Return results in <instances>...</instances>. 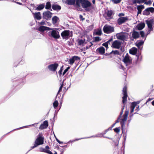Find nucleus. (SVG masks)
Masks as SVG:
<instances>
[{"instance_id": "43", "label": "nucleus", "mask_w": 154, "mask_h": 154, "mask_svg": "<svg viewBox=\"0 0 154 154\" xmlns=\"http://www.w3.org/2000/svg\"><path fill=\"white\" fill-rule=\"evenodd\" d=\"M69 67H68L67 69H66L64 70V72L63 73V75H64L66 73V72L68 71V69H69Z\"/></svg>"}, {"instance_id": "5", "label": "nucleus", "mask_w": 154, "mask_h": 154, "mask_svg": "<svg viewBox=\"0 0 154 154\" xmlns=\"http://www.w3.org/2000/svg\"><path fill=\"white\" fill-rule=\"evenodd\" d=\"M117 38L118 39L121 40L125 39L128 36L127 33L125 32H121L118 33L116 35Z\"/></svg>"}, {"instance_id": "1", "label": "nucleus", "mask_w": 154, "mask_h": 154, "mask_svg": "<svg viewBox=\"0 0 154 154\" xmlns=\"http://www.w3.org/2000/svg\"><path fill=\"white\" fill-rule=\"evenodd\" d=\"M91 3L87 0H76V8L80 9L82 7L87 11L91 8Z\"/></svg>"}, {"instance_id": "54", "label": "nucleus", "mask_w": 154, "mask_h": 154, "mask_svg": "<svg viewBox=\"0 0 154 154\" xmlns=\"http://www.w3.org/2000/svg\"><path fill=\"white\" fill-rule=\"evenodd\" d=\"M112 129V128H109L108 129V130H111Z\"/></svg>"}, {"instance_id": "14", "label": "nucleus", "mask_w": 154, "mask_h": 154, "mask_svg": "<svg viewBox=\"0 0 154 154\" xmlns=\"http://www.w3.org/2000/svg\"><path fill=\"white\" fill-rule=\"evenodd\" d=\"M52 29V28L42 26H39L38 29V30L41 32H44L46 30H49Z\"/></svg>"}, {"instance_id": "25", "label": "nucleus", "mask_w": 154, "mask_h": 154, "mask_svg": "<svg viewBox=\"0 0 154 154\" xmlns=\"http://www.w3.org/2000/svg\"><path fill=\"white\" fill-rule=\"evenodd\" d=\"M40 150L41 152H45L49 154H52V153L51 151L45 148H41L40 149Z\"/></svg>"}, {"instance_id": "47", "label": "nucleus", "mask_w": 154, "mask_h": 154, "mask_svg": "<svg viewBox=\"0 0 154 154\" xmlns=\"http://www.w3.org/2000/svg\"><path fill=\"white\" fill-rule=\"evenodd\" d=\"M62 71V69L61 68H60V69L59 70V71L58 72V73L60 75H61Z\"/></svg>"}, {"instance_id": "41", "label": "nucleus", "mask_w": 154, "mask_h": 154, "mask_svg": "<svg viewBox=\"0 0 154 154\" xmlns=\"http://www.w3.org/2000/svg\"><path fill=\"white\" fill-rule=\"evenodd\" d=\"M94 39L95 42H98L101 40V39L98 37H96Z\"/></svg>"}, {"instance_id": "37", "label": "nucleus", "mask_w": 154, "mask_h": 154, "mask_svg": "<svg viewBox=\"0 0 154 154\" xmlns=\"http://www.w3.org/2000/svg\"><path fill=\"white\" fill-rule=\"evenodd\" d=\"M121 0H112V2L114 4H117L120 2Z\"/></svg>"}, {"instance_id": "33", "label": "nucleus", "mask_w": 154, "mask_h": 154, "mask_svg": "<svg viewBox=\"0 0 154 154\" xmlns=\"http://www.w3.org/2000/svg\"><path fill=\"white\" fill-rule=\"evenodd\" d=\"M112 40V39H110L108 41L103 44V45L104 46L106 47L107 48L108 47V45L109 43Z\"/></svg>"}, {"instance_id": "55", "label": "nucleus", "mask_w": 154, "mask_h": 154, "mask_svg": "<svg viewBox=\"0 0 154 154\" xmlns=\"http://www.w3.org/2000/svg\"><path fill=\"white\" fill-rule=\"evenodd\" d=\"M123 124L122 125V129L123 130Z\"/></svg>"}, {"instance_id": "31", "label": "nucleus", "mask_w": 154, "mask_h": 154, "mask_svg": "<svg viewBox=\"0 0 154 154\" xmlns=\"http://www.w3.org/2000/svg\"><path fill=\"white\" fill-rule=\"evenodd\" d=\"M143 42L142 41H137L136 43V45L138 47H140V46L143 45Z\"/></svg>"}, {"instance_id": "32", "label": "nucleus", "mask_w": 154, "mask_h": 154, "mask_svg": "<svg viewBox=\"0 0 154 154\" xmlns=\"http://www.w3.org/2000/svg\"><path fill=\"white\" fill-rule=\"evenodd\" d=\"M146 0H134V3H140L143 2Z\"/></svg>"}, {"instance_id": "29", "label": "nucleus", "mask_w": 154, "mask_h": 154, "mask_svg": "<svg viewBox=\"0 0 154 154\" xmlns=\"http://www.w3.org/2000/svg\"><path fill=\"white\" fill-rule=\"evenodd\" d=\"M45 6V4H40L37 7L36 9L38 10H40L43 9Z\"/></svg>"}, {"instance_id": "18", "label": "nucleus", "mask_w": 154, "mask_h": 154, "mask_svg": "<svg viewBox=\"0 0 154 154\" xmlns=\"http://www.w3.org/2000/svg\"><path fill=\"white\" fill-rule=\"evenodd\" d=\"M66 2L69 5H74L76 7V0H66Z\"/></svg>"}, {"instance_id": "22", "label": "nucleus", "mask_w": 154, "mask_h": 154, "mask_svg": "<svg viewBox=\"0 0 154 154\" xmlns=\"http://www.w3.org/2000/svg\"><path fill=\"white\" fill-rule=\"evenodd\" d=\"M137 52V49L135 47H133L131 48L129 50V53L130 54L135 55Z\"/></svg>"}, {"instance_id": "58", "label": "nucleus", "mask_w": 154, "mask_h": 154, "mask_svg": "<svg viewBox=\"0 0 154 154\" xmlns=\"http://www.w3.org/2000/svg\"><path fill=\"white\" fill-rule=\"evenodd\" d=\"M115 124H114V125H113V126Z\"/></svg>"}, {"instance_id": "40", "label": "nucleus", "mask_w": 154, "mask_h": 154, "mask_svg": "<svg viewBox=\"0 0 154 154\" xmlns=\"http://www.w3.org/2000/svg\"><path fill=\"white\" fill-rule=\"evenodd\" d=\"M112 11H108L107 13V15L108 17H110L112 14Z\"/></svg>"}, {"instance_id": "53", "label": "nucleus", "mask_w": 154, "mask_h": 154, "mask_svg": "<svg viewBox=\"0 0 154 154\" xmlns=\"http://www.w3.org/2000/svg\"><path fill=\"white\" fill-rule=\"evenodd\" d=\"M95 0H93V1H92V2L93 3V4H94L95 3Z\"/></svg>"}, {"instance_id": "27", "label": "nucleus", "mask_w": 154, "mask_h": 154, "mask_svg": "<svg viewBox=\"0 0 154 154\" xmlns=\"http://www.w3.org/2000/svg\"><path fill=\"white\" fill-rule=\"evenodd\" d=\"M99 53L102 54L105 53V49L103 47H101L97 49Z\"/></svg>"}, {"instance_id": "38", "label": "nucleus", "mask_w": 154, "mask_h": 154, "mask_svg": "<svg viewBox=\"0 0 154 154\" xmlns=\"http://www.w3.org/2000/svg\"><path fill=\"white\" fill-rule=\"evenodd\" d=\"M137 10H139L142 11V10L144 8L143 5H139L137 7Z\"/></svg>"}, {"instance_id": "24", "label": "nucleus", "mask_w": 154, "mask_h": 154, "mask_svg": "<svg viewBox=\"0 0 154 154\" xmlns=\"http://www.w3.org/2000/svg\"><path fill=\"white\" fill-rule=\"evenodd\" d=\"M132 36L134 38L136 39L139 37V34L138 32L134 31L132 33Z\"/></svg>"}, {"instance_id": "42", "label": "nucleus", "mask_w": 154, "mask_h": 154, "mask_svg": "<svg viewBox=\"0 0 154 154\" xmlns=\"http://www.w3.org/2000/svg\"><path fill=\"white\" fill-rule=\"evenodd\" d=\"M38 25H45V23L44 21H42L38 23Z\"/></svg>"}, {"instance_id": "10", "label": "nucleus", "mask_w": 154, "mask_h": 154, "mask_svg": "<svg viewBox=\"0 0 154 154\" xmlns=\"http://www.w3.org/2000/svg\"><path fill=\"white\" fill-rule=\"evenodd\" d=\"M123 96L122 97V103L124 104L125 103L127 99V94L126 87L125 86L123 89Z\"/></svg>"}, {"instance_id": "44", "label": "nucleus", "mask_w": 154, "mask_h": 154, "mask_svg": "<svg viewBox=\"0 0 154 154\" xmlns=\"http://www.w3.org/2000/svg\"><path fill=\"white\" fill-rule=\"evenodd\" d=\"M140 34L142 37H143L144 36V33L143 31L140 32Z\"/></svg>"}, {"instance_id": "7", "label": "nucleus", "mask_w": 154, "mask_h": 154, "mask_svg": "<svg viewBox=\"0 0 154 154\" xmlns=\"http://www.w3.org/2000/svg\"><path fill=\"white\" fill-rule=\"evenodd\" d=\"M103 31L105 33H110L114 31V28L109 25H105L103 29Z\"/></svg>"}, {"instance_id": "4", "label": "nucleus", "mask_w": 154, "mask_h": 154, "mask_svg": "<svg viewBox=\"0 0 154 154\" xmlns=\"http://www.w3.org/2000/svg\"><path fill=\"white\" fill-rule=\"evenodd\" d=\"M146 23L147 25L148 28L149 29V31L147 32V35L150 33V31L152 30L153 28H152V26L154 24V20L153 19L147 20L146 21Z\"/></svg>"}, {"instance_id": "46", "label": "nucleus", "mask_w": 154, "mask_h": 154, "mask_svg": "<svg viewBox=\"0 0 154 154\" xmlns=\"http://www.w3.org/2000/svg\"><path fill=\"white\" fill-rule=\"evenodd\" d=\"M54 136L55 137V138H56V139L57 140V141L60 144H61V143H63V142H61V141H60L54 135Z\"/></svg>"}, {"instance_id": "45", "label": "nucleus", "mask_w": 154, "mask_h": 154, "mask_svg": "<svg viewBox=\"0 0 154 154\" xmlns=\"http://www.w3.org/2000/svg\"><path fill=\"white\" fill-rule=\"evenodd\" d=\"M63 86V84L62 83L61 85L60 88L59 89V91H58V93H59V92H60V91L61 90H62V87Z\"/></svg>"}, {"instance_id": "19", "label": "nucleus", "mask_w": 154, "mask_h": 154, "mask_svg": "<svg viewBox=\"0 0 154 154\" xmlns=\"http://www.w3.org/2000/svg\"><path fill=\"white\" fill-rule=\"evenodd\" d=\"M127 20V18L126 17H121L118 19V23L119 25H120L125 22Z\"/></svg>"}, {"instance_id": "34", "label": "nucleus", "mask_w": 154, "mask_h": 154, "mask_svg": "<svg viewBox=\"0 0 154 154\" xmlns=\"http://www.w3.org/2000/svg\"><path fill=\"white\" fill-rule=\"evenodd\" d=\"M58 104V102L57 101H55L53 103V106L55 108H56Z\"/></svg>"}, {"instance_id": "57", "label": "nucleus", "mask_w": 154, "mask_h": 154, "mask_svg": "<svg viewBox=\"0 0 154 154\" xmlns=\"http://www.w3.org/2000/svg\"><path fill=\"white\" fill-rule=\"evenodd\" d=\"M54 154H57V152H55Z\"/></svg>"}, {"instance_id": "50", "label": "nucleus", "mask_w": 154, "mask_h": 154, "mask_svg": "<svg viewBox=\"0 0 154 154\" xmlns=\"http://www.w3.org/2000/svg\"><path fill=\"white\" fill-rule=\"evenodd\" d=\"M138 10V14H140L141 12V10Z\"/></svg>"}, {"instance_id": "20", "label": "nucleus", "mask_w": 154, "mask_h": 154, "mask_svg": "<svg viewBox=\"0 0 154 154\" xmlns=\"http://www.w3.org/2000/svg\"><path fill=\"white\" fill-rule=\"evenodd\" d=\"M33 14L34 15V17L35 18L38 20H40L41 19V16L40 12L33 13Z\"/></svg>"}, {"instance_id": "8", "label": "nucleus", "mask_w": 154, "mask_h": 154, "mask_svg": "<svg viewBox=\"0 0 154 154\" xmlns=\"http://www.w3.org/2000/svg\"><path fill=\"white\" fill-rule=\"evenodd\" d=\"M70 31L69 30H64L61 33V36L63 39H67L69 37Z\"/></svg>"}, {"instance_id": "21", "label": "nucleus", "mask_w": 154, "mask_h": 154, "mask_svg": "<svg viewBox=\"0 0 154 154\" xmlns=\"http://www.w3.org/2000/svg\"><path fill=\"white\" fill-rule=\"evenodd\" d=\"M48 126V122L45 121L44 122L43 124H42L39 128L41 129L46 128Z\"/></svg>"}, {"instance_id": "35", "label": "nucleus", "mask_w": 154, "mask_h": 154, "mask_svg": "<svg viewBox=\"0 0 154 154\" xmlns=\"http://www.w3.org/2000/svg\"><path fill=\"white\" fill-rule=\"evenodd\" d=\"M114 131L116 133H118L120 131V128H116L114 129Z\"/></svg>"}, {"instance_id": "2", "label": "nucleus", "mask_w": 154, "mask_h": 154, "mask_svg": "<svg viewBox=\"0 0 154 154\" xmlns=\"http://www.w3.org/2000/svg\"><path fill=\"white\" fill-rule=\"evenodd\" d=\"M44 138L42 134H39L35 140V144L31 147L32 149L36 147L39 145L43 144L44 143Z\"/></svg>"}, {"instance_id": "16", "label": "nucleus", "mask_w": 154, "mask_h": 154, "mask_svg": "<svg viewBox=\"0 0 154 154\" xmlns=\"http://www.w3.org/2000/svg\"><path fill=\"white\" fill-rule=\"evenodd\" d=\"M79 60L80 58L76 56H73L69 59V63L70 64L72 65L75 60Z\"/></svg>"}, {"instance_id": "3", "label": "nucleus", "mask_w": 154, "mask_h": 154, "mask_svg": "<svg viewBox=\"0 0 154 154\" xmlns=\"http://www.w3.org/2000/svg\"><path fill=\"white\" fill-rule=\"evenodd\" d=\"M57 29H52L51 30H52L48 32L49 35L50 37H53L54 38L57 39L59 38L60 35L59 32L57 30Z\"/></svg>"}, {"instance_id": "52", "label": "nucleus", "mask_w": 154, "mask_h": 154, "mask_svg": "<svg viewBox=\"0 0 154 154\" xmlns=\"http://www.w3.org/2000/svg\"><path fill=\"white\" fill-rule=\"evenodd\" d=\"M152 105L154 106V100L152 102Z\"/></svg>"}, {"instance_id": "13", "label": "nucleus", "mask_w": 154, "mask_h": 154, "mask_svg": "<svg viewBox=\"0 0 154 154\" xmlns=\"http://www.w3.org/2000/svg\"><path fill=\"white\" fill-rule=\"evenodd\" d=\"M150 12L151 13L154 12V8L153 7L148 8H146L144 12V14L146 15L149 14Z\"/></svg>"}, {"instance_id": "51", "label": "nucleus", "mask_w": 154, "mask_h": 154, "mask_svg": "<svg viewBox=\"0 0 154 154\" xmlns=\"http://www.w3.org/2000/svg\"><path fill=\"white\" fill-rule=\"evenodd\" d=\"M45 149H47L49 150V147L48 146H46L45 147Z\"/></svg>"}, {"instance_id": "49", "label": "nucleus", "mask_w": 154, "mask_h": 154, "mask_svg": "<svg viewBox=\"0 0 154 154\" xmlns=\"http://www.w3.org/2000/svg\"><path fill=\"white\" fill-rule=\"evenodd\" d=\"M145 3L146 4H150L151 3V2L150 1H149L147 2H146Z\"/></svg>"}, {"instance_id": "39", "label": "nucleus", "mask_w": 154, "mask_h": 154, "mask_svg": "<svg viewBox=\"0 0 154 154\" xmlns=\"http://www.w3.org/2000/svg\"><path fill=\"white\" fill-rule=\"evenodd\" d=\"M96 35H100L101 34V29L98 30L95 32Z\"/></svg>"}, {"instance_id": "56", "label": "nucleus", "mask_w": 154, "mask_h": 154, "mask_svg": "<svg viewBox=\"0 0 154 154\" xmlns=\"http://www.w3.org/2000/svg\"><path fill=\"white\" fill-rule=\"evenodd\" d=\"M82 15H80V18H82Z\"/></svg>"}, {"instance_id": "9", "label": "nucleus", "mask_w": 154, "mask_h": 154, "mask_svg": "<svg viewBox=\"0 0 154 154\" xmlns=\"http://www.w3.org/2000/svg\"><path fill=\"white\" fill-rule=\"evenodd\" d=\"M58 66V63H55L49 65L48 66V68L49 70L54 72L56 70Z\"/></svg>"}, {"instance_id": "23", "label": "nucleus", "mask_w": 154, "mask_h": 154, "mask_svg": "<svg viewBox=\"0 0 154 154\" xmlns=\"http://www.w3.org/2000/svg\"><path fill=\"white\" fill-rule=\"evenodd\" d=\"M145 26V24L144 23H141L137 25V27L138 30H141L143 29Z\"/></svg>"}, {"instance_id": "17", "label": "nucleus", "mask_w": 154, "mask_h": 154, "mask_svg": "<svg viewBox=\"0 0 154 154\" xmlns=\"http://www.w3.org/2000/svg\"><path fill=\"white\" fill-rule=\"evenodd\" d=\"M52 20L53 24L55 25L59 22V19L57 17L54 16L52 17Z\"/></svg>"}, {"instance_id": "30", "label": "nucleus", "mask_w": 154, "mask_h": 154, "mask_svg": "<svg viewBox=\"0 0 154 154\" xmlns=\"http://www.w3.org/2000/svg\"><path fill=\"white\" fill-rule=\"evenodd\" d=\"M52 8L54 10H59L60 9L61 7L59 5H55L52 6Z\"/></svg>"}, {"instance_id": "6", "label": "nucleus", "mask_w": 154, "mask_h": 154, "mask_svg": "<svg viewBox=\"0 0 154 154\" xmlns=\"http://www.w3.org/2000/svg\"><path fill=\"white\" fill-rule=\"evenodd\" d=\"M123 60L125 64L127 66L131 63L132 59L129 56L128 54L127 53L124 57Z\"/></svg>"}, {"instance_id": "36", "label": "nucleus", "mask_w": 154, "mask_h": 154, "mask_svg": "<svg viewBox=\"0 0 154 154\" xmlns=\"http://www.w3.org/2000/svg\"><path fill=\"white\" fill-rule=\"evenodd\" d=\"M51 6V4L49 2H47L45 6V8L47 9H49Z\"/></svg>"}, {"instance_id": "12", "label": "nucleus", "mask_w": 154, "mask_h": 154, "mask_svg": "<svg viewBox=\"0 0 154 154\" xmlns=\"http://www.w3.org/2000/svg\"><path fill=\"white\" fill-rule=\"evenodd\" d=\"M121 45V43L119 41L116 40L113 42L112 47L114 48L118 49L120 48Z\"/></svg>"}, {"instance_id": "28", "label": "nucleus", "mask_w": 154, "mask_h": 154, "mask_svg": "<svg viewBox=\"0 0 154 154\" xmlns=\"http://www.w3.org/2000/svg\"><path fill=\"white\" fill-rule=\"evenodd\" d=\"M137 105V103H131V113H132L134 112V109L135 107Z\"/></svg>"}, {"instance_id": "48", "label": "nucleus", "mask_w": 154, "mask_h": 154, "mask_svg": "<svg viewBox=\"0 0 154 154\" xmlns=\"http://www.w3.org/2000/svg\"><path fill=\"white\" fill-rule=\"evenodd\" d=\"M124 14L123 13H120L119 14V16H124Z\"/></svg>"}, {"instance_id": "11", "label": "nucleus", "mask_w": 154, "mask_h": 154, "mask_svg": "<svg viewBox=\"0 0 154 154\" xmlns=\"http://www.w3.org/2000/svg\"><path fill=\"white\" fill-rule=\"evenodd\" d=\"M43 18L47 20L50 19L52 16V13L49 11L44 12L43 13Z\"/></svg>"}, {"instance_id": "15", "label": "nucleus", "mask_w": 154, "mask_h": 154, "mask_svg": "<svg viewBox=\"0 0 154 154\" xmlns=\"http://www.w3.org/2000/svg\"><path fill=\"white\" fill-rule=\"evenodd\" d=\"M85 36L87 38V39L85 38L83 39H80L79 40L78 43L79 45H83L84 44H86L87 41H88L89 40V39L87 38V35H86Z\"/></svg>"}, {"instance_id": "26", "label": "nucleus", "mask_w": 154, "mask_h": 154, "mask_svg": "<svg viewBox=\"0 0 154 154\" xmlns=\"http://www.w3.org/2000/svg\"><path fill=\"white\" fill-rule=\"evenodd\" d=\"M128 111H126L125 112V114L123 116V118L122 119V121L124 122L126 120L127 116L128 114Z\"/></svg>"}]
</instances>
